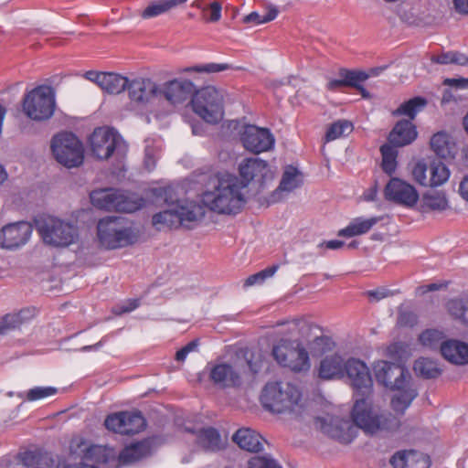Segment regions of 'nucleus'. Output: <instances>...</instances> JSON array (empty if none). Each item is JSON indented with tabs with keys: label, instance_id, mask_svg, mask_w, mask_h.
I'll use <instances>...</instances> for the list:
<instances>
[{
	"label": "nucleus",
	"instance_id": "f257e3e1",
	"mask_svg": "<svg viewBox=\"0 0 468 468\" xmlns=\"http://www.w3.org/2000/svg\"><path fill=\"white\" fill-rule=\"evenodd\" d=\"M351 386L355 397L351 418L356 428L371 435L378 431H399L400 420L373 403V382H351Z\"/></svg>",
	"mask_w": 468,
	"mask_h": 468
},
{
	"label": "nucleus",
	"instance_id": "f03ea898",
	"mask_svg": "<svg viewBox=\"0 0 468 468\" xmlns=\"http://www.w3.org/2000/svg\"><path fill=\"white\" fill-rule=\"evenodd\" d=\"M246 184L236 176L223 174L218 176L212 191L203 196L204 203L218 214L235 215L246 204Z\"/></svg>",
	"mask_w": 468,
	"mask_h": 468
},
{
	"label": "nucleus",
	"instance_id": "7ed1b4c3",
	"mask_svg": "<svg viewBox=\"0 0 468 468\" xmlns=\"http://www.w3.org/2000/svg\"><path fill=\"white\" fill-rule=\"evenodd\" d=\"M297 382H266L260 395L263 409L273 414L296 412L303 407Z\"/></svg>",
	"mask_w": 468,
	"mask_h": 468
},
{
	"label": "nucleus",
	"instance_id": "20e7f679",
	"mask_svg": "<svg viewBox=\"0 0 468 468\" xmlns=\"http://www.w3.org/2000/svg\"><path fill=\"white\" fill-rule=\"evenodd\" d=\"M168 189H164L165 201L170 206L166 210L156 213L152 218V224L156 229L161 230L164 228H191L193 223L200 220L205 215V207L194 201L181 200L170 201L167 193Z\"/></svg>",
	"mask_w": 468,
	"mask_h": 468
},
{
	"label": "nucleus",
	"instance_id": "39448f33",
	"mask_svg": "<svg viewBox=\"0 0 468 468\" xmlns=\"http://www.w3.org/2000/svg\"><path fill=\"white\" fill-rule=\"evenodd\" d=\"M318 374L323 379H341L346 377L349 380H372L371 371L363 360L355 357L345 360L338 354L324 357Z\"/></svg>",
	"mask_w": 468,
	"mask_h": 468
},
{
	"label": "nucleus",
	"instance_id": "423d86ee",
	"mask_svg": "<svg viewBox=\"0 0 468 468\" xmlns=\"http://www.w3.org/2000/svg\"><path fill=\"white\" fill-rule=\"evenodd\" d=\"M191 101L196 114L208 123H218L224 115V91L207 86L196 91Z\"/></svg>",
	"mask_w": 468,
	"mask_h": 468
},
{
	"label": "nucleus",
	"instance_id": "0eeeda50",
	"mask_svg": "<svg viewBox=\"0 0 468 468\" xmlns=\"http://www.w3.org/2000/svg\"><path fill=\"white\" fill-rule=\"evenodd\" d=\"M50 149L56 161L67 168L79 167L84 161V146L71 132H60L50 142Z\"/></svg>",
	"mask_w": 468,
	"mask_h": 468
},
{
	"label": "nucleus",
	"instance_id": "6e6552de",
	"mask_svg": "<svg viewBox=\"0 0 468 468\" xmlns=\"http://www.w3.org/2000/svg\"><path fill=\"white\" fill-rule=\"evenodd\" d=\"M55 92L49 86L41 85L25 94L22 101L24 113L33 121H47L54 114Z\"/></svg>",
	"mask_w": 468,
	"mask_h": 468
},
{
	"label": "nucleus",
	"instance_id": "1a4fd4ad",
	"mask_svg": "<svg viewBox=\"0 0 468 468\" xmlns=\"http://www.w3.org/2000/svg\"><path fill=\"white\" fill-rule=\"evenodd\" d=\"M98 238L102 246L114 250L133 244L137 235L131 228H126L123 218L108 217L101 219L97 226Z\"/></svg>",
	"mask_w": 468,
	"mask_h": 468
},
{
	"label": "nucleus",
	"instance_id": "9d476101",
	"mask_svg": "<svg viewBox=\"0 0 468 468\" xmlns=\"http://www.w3.org/2000/svg\"><path fill=\"white\" fill-rule=\"evenodd\" d=\"M36 225L43 241L53 247H68L78 237L74 225L54 217L41 218Z\"/></svg>",
	"mask_w": 468,
	"mask_h": 468
},
{
	"label": "nucleus",
	"instance_id": "9b49d317",
	"mask_svg": "<svg viewBox=\"0 0 468 468\" xmlns=\"http://www.w3.org/2000/svg\"><path fill=\"white\" fill-rule=\"evenodd\" d=\"M90 197L94 207L109 211L132 213L139 209L144 203L142 198L112 188L94 190L90 193Z\"/></svg>",
	"mask_w": 468,
	"mask_h": 468
},
{
	"label": "nucleus",
	"instance_id": "f8f14e48",
	"mask_svg": "<svg viewBox=\"0 0 468 468\" xmlns=\"http://www.w3.org/2000/svg\"><path fill=\"white\" fill-rule=\"evenodd\" d=\"M275 360L294 372L307 371L310 361L307 351L299 343L282 341L272 349Z\"/></svg>",
	"mask_w": 468,
	"mask_h": 468
},
{
	"label": "nucleus",
	"instance_id": "ddd939ff",
	"mask_svg": "<svg viewBox=\"0 0 468 468\" xmlns=\"http://www.w3.org/2000/svg\"><path fill=\"white\" fill-rule=\"evenodd\" d=\"M90 143L92 154L100 160H107L115 151L123 148L122 137L113 130L103 127L94 130Z\"/></svg>",
	"mask_w": 468,
	"mask_h": 468
},
{
	"label": "nucleus",
	"instance_id": "4468645a",
	"mask_svg": "<svg viewBox=\"0 0 468 468\" xmlns=\"http://www.w3.org/2000/svg\"><path fill=\"white\" fill-rule=\"evenodd\" d=\"M104 425L115 433L130 435L142 431L146 420L140 411H120L108 415Z\"/></svg>",
	"mask_w": 468,
	"mask_h": 468
},
{
	"label": "nucleus",
	"instance_id": "2eb2a0df",
	"mask_svg": "<svg viewBox=\"0 0 468 468\" xmlns=\"http://www.w3.org/2000/svg\"><path fill=\"white\" fill-rule=\"evenodd\" d=\"M315 427L327 436L344 443H349L356 437V428L349 420L338 417H317Z\"/></svg>",
	"mask_w": 468,
	"mask_h": 468
},
{
	"label": "nucleus",
	"instance_id": "dca6fc26",
	"mask_svg": "<svg viewBox=\"0 0 468 468\" xmlns=\"http://www.w3.org/2000/svg\"><path fill=\"white\" fill-rule=\"evenodd\" d=\"M385 198L395 204L412 207L419 200V193L413 186L398 177H392L384 189Z\"/></svg>",
	"mask_w": 468,
	"mask_h": 468
},
{
	"label": "nucleus",
	"instance_id": "f3484780",
	"mask_svg": "<svg viewBox=\"0 0 468 468\" xmlns=\"http://www.w3.org/2000/svg\"><path fill=\"white\" fill-rule=\"evenodd\" d=\"M197 90L192 81L186 79H174L160 86V98H164L172 105L182 104L192 100Z\"/></svg>",
	"mask_w": 468,
	"mask_h": 468
},
{
	"label": "nucleus",
	"instance_id": "a211bd4d",
	"mask_svg": "<svg viewBox=\"0 0 468 468\" xmlns=\"http://www.w3.org/2000/svg\"><path fill=\"white\" fill-rule=\"evenodd\" d=\"M240 140L243 146L254 154L268 151L274 144V138L269 130L255 125L245 126Z\"/></svg>",
	"mask_w": 468,
	"mask_h": 468
},
{
	"label": "nucleus",
	"instance_id": "6ab92c4d",
	"mask_svg": "<svg viewBox=\"0 0 468 468\" xmlns=\"http://www.w3.org/2000/svg\"><path fill=\"white\" fill-rule=\"evenodd\" d=\"M384 388H390L394 391L391 398V408L397 413L403 415L412 400L417 397L418 391L415 382H378Z\"/></svg>",
	"mask_w": 468,
	"mask_h": 468
},
{
	"label": "nucleus",
	"instance_id": "aec40b11",
	"mask_svg": "<svg viewBox=\"0 0 468 468\" xmlns=\"http://www.w3.org/2000/svg\"><path fill=\"white\" fill-rule=\"evenodd\" d=\"M127 91L131 101L143 105L160 98V86L147 78L129 80Z\"/></svg>",
	"mask_w": 468,
	"mask_h": 468
},
{
	"label": "nucleus",
	"instance_id": "412c9836",
	"mask_svg": "<svg viewBox=\"0 0 468 468\" xmlns=\"http://www.w3.org/2000/svg\"><path fill=\"white\" fill-rule=\"evenodd\" d=\"M239 172L240 182L246 184V187L253 180L262 184L265 179L271 177L268 163L258 157L243 159L239 165Z\"/></svg>",
	"mask_w": 468,
	"mask_h": 468
},
{
	"label": "nucleus",
	"instance_id": "4be33fe9",
	"mask_svg": "<svg viewBox=\"0 0 468 468\" xmlns=\"http://www.w3.org/2000/svg\"><path fill=\"white\" fill-rule=\"evenodd\" d=\"M32 233V226L28 222L11 223L2 228L0 232L1 245L6 249L24 245Z\"/></svg>",
	"mask_w": 468,
	"mask_h": 468
},
{
	"label": "nucleus",
	"instance_id": "5701e85b",
	"mask_svg": "<svg viewBox=\"0 0 468 468\" xmlns=\"http://www.w3.org/2000/svg\"><path fill=\"white\" fill-rule=\"evenodd\" d=\"M77 446L83 453V463L112 465L116 462V452L113 448L96 444H90L88 446L83 440H81Z\"/></svg>",
	"mask_w": 468,
	"mask_h": 468
},
{
	"label": "nucleus",
	"instance_id": "b1692460",
	"mask_svg": "<svg viewBox=\"0 0 468 468\" xmlns=\"http://www.w3.org/2000/svg\"><path fill=\"white\" fill-rule=\"evenodd\" d=\"M196 434L197 444L207 452H219L226 446L227 440L223 439L219 431L213 427L202 428L197 431L186 429Z\"/></svg>",
	"mask_w": 468,
	"mask_h": 468
},
{
	"label": "nucleus",
	"instance_id": "393cba45",
	"mask_svg": "<svg viewBox=\"0 0 468 468\" xmlns=\"http://www.w3.org/2000/svg\"><path fill=\"white\" fill-rule=\"evenodd\" d=\"M394 468H429L430 457L422 452L409 450L396 452L390 459Z\"/></svg>",
	"mask_w": 468,
	"mask_h": 468
},
{
	"label": "nucleus",
	"instance_id": "a878e982",
	"mask_svg": "<svg viewBox=\"0 0 468 468\" xmlns=\"http://www.w3.org/2000/svg\"><path fill=\"white\" fill-rule=\"evenodd\" d=\"M232 441L242 450L250 452L263 451L265 439L250 428L239 429L232 436Z\"/></svg>",
	"mask_w": 468,
	"mask_h": 468
},
{
	"label": "nucleus",
	"instance_id": "bb28decb",
	"mask_svg": "<svg viewBox=\"0 0 468 468\" xmlns=\"http://www.w3.org/2000/svg\"><path fill=\"white\" fill-rule=\"evenodd\" d=\"M376 380H406L409 371L399 364L384 360L376 361L373 365Z\"/></svg>",
	"mask_w": 468,
	"mask_h": 468
},
{
	"label": "nucleus",
	"instance_id": "cd10ccee",
	"mask_svg": "<svg viewBox=\"0 0 468 468\" xmlns=\"http://www.w3.org/2000/svg\"><path fill=\"white\" fill-rule=\"evenodd\" d=\"M442 356L452 364H468V344L459 340L443 341L440 346Z\"/></svg>",
	"mask_w": 468,
	"mask_h": 468
},
{
	"label": "nucleus",
	"instance_id": "c85d7f7f",
	"mask_svg": "<svg viewBox=\"0 0 468 468\" xmlns=\"http://www.w3.org/2000/svg\"><path fill=\"white\" fill-rule=\"evenodd\" d=\"M416 127L410 120H402L396 123L388 135V142L396 147L411 144L417 137Z\"/></svg>",
	"mask_w": 468,
	"mask_h": 468
},
{
	"label": "nucleus",
	"instance_id": "c756f323",
	"mask_svg": "<svg viewBox=\"0 0 468 468\" xmlns=\"http://www.w3.org/2000/svg\"><path fill=\"white\" fill-rule=\"evenodd\" d=\"M151 453V447L147 441H138L126 446L117 455L115 467L133 463L148 456Z\"/></svg>",
	"mask_w": 468,
	"mask_h": 468
},
{
	"label": "nucleus",
	"instance_id": "7c9ffc66",
	"mask_svg": "<svg viewBox=\"0 0 468 468\" xmlns=\"http://www.w3.org/2000/svg\"><path fill=\"white\" fill-rule=\"evenodd\" d=\"M431 150L442 159H453L457 154V146L451 135L445 132L433 134L430 142Z\"/></svg>",
	"mask_w": 468,
	"mask_h": 468
},
{
	"label": "nucleus",
	"instance_id": "2f4dec72",
	"mask_svg": "<svg viewBox=\"0 0 468 468\" xmlns=\"http://www.w3.org/2000/svg\"><path fill=\"white\" fill-rule=\"evenodd\" d=\"M338 76L344 78L346 87L356 89L365 99L370 98V93L362 85L369 78L367 73L343 68L339 69Z\"/></svg>",
	"mask_w": 468,
	"mask_h": 468
},
{
	"label": "nucleus",
	"instance_id": "473e14b6",
	"mask_svg": "<svg viewBox=\"0 0 468 468\" xmlns=\"http://www.w3.org/2000/svg\"><path fill=\"white\" fill-rule=\"evenodd\" d=\"M448 207V200L444 192L434 189L428 190L421 198L422 212L443 211Z\"/></svg>",
	"mask_w": 468,
	"mask_h": 468
},
{
	"label": "nucleus",
	"instance_id": "72a5a7b5",
	"mask_svg": "<svg viewBox=\"0 0 468 468\" xmlns=\"http://www.w3.org/2000/svg\"><path fill=\"white\" fill-rule=\"evenodd\" d=\"M413 370L417 377L426 379L438 378L442 373L441 367L436 361L425 357L415 360Z\"/></svg>",
	"mask_w": 468,
	"mask_h": 468
},
{
	"label": "nucleus",
	"instance_id": "f704fd0d",
	"mask_svg": "<svg viewBox=\"0 0 468 468\" xmlns=\"http://www.w3.org/2000/svg\"><path fill=\"white\" fill-rule=\"evenodd\" d=\"M380 220V218H370L367 219H363L361 218H357L354 219L350 224L338 231V236L340 237H347L351 238L354 236H358L368 232L371 228L376 225Z\"/></svg>",
	"mask_w": 468,
	"mask_h": 468
},
{
	"label": "nucleus",
	"instance_id": "c9c22d12",
	"mask_svg": "<svg viewBox=\"0 0 468 468\" xmlns=\"http://www.w3.org/2000/svg\"><path fill=\"white\" fill-rule=\"evenodd\" d=\"M129 79L112 72H105L100 88L110 94H119L127 90Z\"/></svg>",
	"mask_w": 468,
	"mask_h": 468
},
{
	"label": "nucleus",
	"instance_id": "e433bc0d",
	"mask_svg": "<svg viewBox=\"0 0 468 468\" xmlns=\"http://www.w3.org/2000/svg\"><path fill=\"white\" fill-rule=\"evenodd\" d=\"M428 101L423 97H414L400 104L394 112L395 115H405L413 120L418 112H421L427 105Z\"/></svg>",
	"mask_w": 468,
	"mask_h": 468
},
{
	"label": "nucleus",
	"instance_id": "4c0bfd02",
	"mask_svg": "<svg viewBox=\"0 0 468 468\" xmlns=\"http://www.w3.org/2000/svg\"><path fill=\"white\" fill-rule=\"evenodd\" d=\"M302 183L301 173L297 168L288 166L282 175L278 189L282 191H292L299 187Z\"/></svg>",
	"mask_w": 468,
	"mask_h": 468
},
{
	"label": "nucleus",
	"instance_id": "58836bf2",
	"mask_svg": "<svg viewBox=\"0 0 468 468\" xmlns=\"http://www.w3.org/2000/svg\"><path fill=\"white\" fill-rule=\"evenodd\" d=\"M209 377L211 380H236L239 378L238 373L233 367L228 363H218L210 367Z\"/></svg>",
	"mask_w": 468,
	"mask_h": 468
},
{
	"label": "nucleus",
	"instance_id": "ea45409f",
	"mask_svg": "<svg viewBox=\"0 0 468 468\" xmlns=\"http://www.w3.org/2000/svg\"><path fill=\"white\" fill-rule=\"evenodd\" d=\"M175 8L173 0H159L149 4L141 13V16L144 19L155 17L157 16L168 13Z\"/></svg>",
	"mask_w": 468,
	"mask_h": 468
},
{
	"label": "nucleus",
	"instance_id": "a19ab883",
	"mask_svg": "<svg viewBox=\"0 0 468 468\" xmlns=\"http://www.w3.org/2000/svg\"><path fill=\"white\" fill-rule=\"evenodd\" d=\"M27 310H21L18 313L6 314L0 317V335H6L9 331L18 328L26 320L24 314Z\"/></svg>",
	"mask_w": 468,
	"mask_h": 468
},
{
	"label": "nucleus",
	"instance_id": "79ce46f5",
	"mask_svg": "<svg viewBox=\"0 0 468 468\" xmlns=\"http://www.w3.org/2000/svg\"><path fill=\"white\" fill-rule=\"evenodd\" d=\"M396 146L386 144L380 147L382 155L381 166L385 173L391 175L397 168V156L398 151L395 149Z\"/></svg>",
	"mask_w": 468,
	"mask_h": 468
},
{
	"label": "nucleus",
	"instance_id": "37998d69",
	"mask_svg": "<svg viewBox=\"0 0 468 468\" xmlns=\"http://www.w3.org/2000/svg\"><path fill=\"white\" fill-rule=\"evenodd\" d=\"M430 186H437L445 183L450 176L448 167L441 162H432L429 167Z\"/></svg>",
	"mask_w": 468,
	"mask_h": 468
},
{
	"label": "nucleus",
	"instance_id": "c03bdc74",
	"mask_svg": "<svg viewBox=\"0 0 468 468\" xmlns=\"http://www.w3.org/2000/svg\"><path fill=\"white\" fill-rule=\"evenodd\" d=\"M289 331L294 332L296 331L300 337L303 339H308L311 337L314 330L321 331L320 327L314 324L312 322L304 318H296L289 323Z\"/></svg>",
	"mask_w": 468,
	"mask_h": 468
},
{
	"label": "nucleus",
	"instance_id": "a18cd8bd",
	"mask_svg": "<svg viewBox=\"0 0 468 468\" xmlns=\"http://www.w3.org/2000/svg\"><path fill=\"white\" fill-rule=\"evenodd\" d=\"M353 131V125L346 120H339L330 125L325 134V141L330 142L343 135L349 134Z\"/></svg>",
	"mask_w": 468,
	"mask_h": 468
},
{
	"label": "nucleus",
	"instance_id": "49530a36",
	"mask_svg": "<svg viewBox=\"0 0 468 468\" xmlns=\"http://www.w3.org/2000/svg\"><path fill=\"white\" fill-rule=\"evenodd\" d=\"M447 308L452 316L468 325V299H452L448 302Z\"/></svg>",
	"mask_w": 468,
	"mask_h": 468
},
{
	"label": "nucleus",
	"instance_id": "de8ad7c7",
	"mask_svg": "<svg viewBox=\"0 0 468 468\" xmlns=\"http://www.w3.org/2000/svg\"><path fill=\"white\" fill-rule=\"evenodd\" d=\"M231 69L228 63H207L185 68L182 71L186 73L211 74L221 72Z\"/></svg>",
	"mask_w": 468,
	"mask_h": 468
},
{
	"label": "nucleus",
	"instance_id": "09e8293b",
	"mask_svg": "<svg viewBox=\"0 0 468 468\" xmlns=\"http://www.w3.org/2000/svg\"><path fill=\"white\" fill-rule=\"evenodd\" d=\"M335 346L333 339L326 335H316L312 342V350L315 355L332 351Z\"/></svg>",
	"mask_w": 468,
	"mask_h": 468
},
{
	"label": "nucleus",
	"instance_id": "8fccbe9b",
	"mask_svg": "<svg viewBox=\"0 0 468 468\" xmlns=\"http://www.w3.org/2000/svg\"><path fill=\"white\" fill-rule=\"evenodd\" d=\"M443 334L436 329H428L420 335V343L427 347L435 348L442 343Z\"/></svg>",
	"mask_w": 468,
	"mask_h": 468
},
{
	"label": "nucleus",
	"instance_id": "3c124183",
	"mask_svg": "<svg viewBox=\"0 0 468 468\" xmlns=\"http://www.w3.org/2000/svg\"><path fill=\"white\" fill-rule=\"evenodd\" d=\"M247 468H282L278 462L267 455H257L248 461Z\"/></svg>",
	"mask_w": 468,
	"mask_h": 468
},
{
	"label": "nucleus",
	"instance_id": "603ef678",
	"mask_svg": "<svg viewBox=\"0 0 468 468\" xmlns=\"http://www.w3.org/2000/svg\"><path fill=\"white\" fill-rule=\"evenodd\" d=\"M58 388L54 387H36L27 392V399L36 401L56 395Z\"/></svg>",
	"mask_w": 468,
	"mask_h": 468
},
{
	"label": "nucleus",
	"instance_id": "864d4df0",
	"mask_svg": "<svg viewBox=\"0 0 468 468\" xmlns=\"http://www.w3.org/2000/svg\"><path fill=\"white\" fill-rule=\"evenodd\" d=\"M222 5L218 2H212L206 8H202L203 17L207 22L216 23L221 18Z\"/></svg>",
	"mask_w": 468,
	"mask_h": 468
},
{
	"label": "nucleus",
	"instance_id": "5fc2aeb1",
	"mask_svg": "<svg viewBox=\"0 0 468 468\" xmlns=\"http://www.w3.org/2000/svg\"><path fill=\"white\" fill-rule=\"evenodd\" d=\"M428 167L425 163L418 162L412 170V176L416 182H418L421 186H430L431 180L430 176H427Z\"/></svg>",
	"mask_w": 468,
	"mask_h": 468
},
{
	"label": "nucleus",
	"instance_id": "6e6d98bb",
	"mask_svg": "<svg viewBox=\"0 0 468 468\" xmlns=\"http://www.w3.org/2000/svg\"><path fill=\"white\" fill-rule=\"evenodd\" d=\"M199 340L194 339L180 348L175 355V360L184 363L190 353L198 352Z\"/></svg>",
	"mask_w": 468,
	"mask_h": 468
},
{
	"label": "nucleus",
	"instance_id": "4d7b16f0",
	"mask_svg": "<svg viewBox=\"0 0 468 468\" xmlns=\"http://www.w3.org/2000/svg\"><path fill=\"white\" fill-rule=\"evenodd\" d=\"M246 363L249 367V370L251 373V377H254L261 370L262 367L263 360L261 357V354L251 353L249 356H246Z\"/></svg>",
	"mask_w": 468,
	"mask_h": 468
},
{
	"label": "nucleus",
	"instance_id": "13d9d810",
	"mask_svg": "<svg viewBox=\"0 0 468 468\" xmlns=\"http://www.w3.org/2000/svg\"><path fill=\"white\" fill-rule=\"evenodd\" d=\"M443 84L457 89H468V79H445Z\"/></svg>",
	"mask_w": 468,
	"mask_h": 468
},
{
	"label": "nucleus",
	"instance_id": "bf43d9fd",
	"mask_svg": "<svg viewBox=\"0 0 468 468\" xmlns=\"http://www.w3.org/2000/svg\"><path fill=\"white\" fill-rule=\"evenodd\" d=\"M452 5L456 13L468 16V0H452Z\"/></svg>",
	"mask_w": 468,
	"mask_h": 468
},
{
	"label": "nucleus",
	"instance_id": "052dcab7",
	"mask_svg": "<svg viewBox=\"0 0 468 468\" xmlns=\"http://www.w3.org/2000/svg\"><path fill=\"white\" fill-rule=\"evenodd\" d=\"M37 454L33 452H25L20 453V460L26 466H33L36 463Z\"/></svg>",
	"mask_w": 468,
	"mask_h": 468
},
{
	"label": "nucleus",
	"instance_id": "680f3d73",
	"mask_svg": "<svg viewBox=\"0 0 468 468\" xmlns=\"http://www.w3.org/2000/svg\"><path fill=\"white\" fill-rule=\"evenodd\" d=\"M431 61L438 64H450L452 62V51L442 53L438 56H433Z\"/></svg>",
	"mask_w": 468,
	"mask_h": 468
},
{
	"label": "nucleus",
	"instance_id": "e2e57ef3",
	"mask_svg": "<svg viewBox=\"0 0 468 468\" xmlns=\"http://www.w3.org/2000/svg\"><path fill=\"white\" fill-rule=\"evenodd\" d=\"M155 157L153 149L147 148L145 150L144 165L148 171H151L155 166Z\"/></svg>",
	"mask_w": 468,
	"mask_h": 468
},
{
	"label": "nucleus",
	"instance_id": "0e129e2a",
	"mask_svg": "<svg viewBox=\"0 0 468 468\" xmlns=\"http://www.w3.org/2000/svg\"><path fill=\"white\" fill-rule=\"evenodd\" d=\"M458 192L462 198L468 202V175L460 181Z\"/></svg>",
	"mask_w": 468,
	"mask_h": 468
},
{
	"label": "nucleus",
	"instance_id": "69168bd1",
	"mask_svg": "<svg viewBox=\"0 0 468 468\" xmlns=\"http://www.w3.org/2000/svg\"><path fill=\"white\" fill-rule=\"evenodd\" d=\"M266 8L268 10V13L266 16L262 17V22L268 23L274 20L277 17L279 10L276 6L272 5L271 4H268L266 5Z\"/></svg>",
	"mask_w": 468,
	"mask_h": 468
},
{
	"label": "nucleus",
	"instance_id": "338daca9",
	"mask_svg": "<svg viewBox=\"0 0 468 468\" xmlns=\"http://www.w3.org/2000/svg\"><path fill=\"white\" fill-rule=\"evenodd\" d=\"M104 73L105 72H97V71L90 70L85 73L84 77L87 80H89L92 82H95L100 87L101 83V80L103 79Z\"/></svg>",
	"mask_w": 468,
	"mask_h": 468
},
{
	"label": "nucleus",
	"instance_id": "774afa93",
	"mask_svg": "<svg viewBox=\"0 0 468 468\" xmlns=\"http://www.w3.org/2000/svg\"><path fill=\"white\" fill-rule=\"evenodd\" d=\"M453 64L466 66L468 65V57L465 54L452 51V62Z\"/></svg>",
	"mask_w": 468,
	"mask_h": 468
}]
</instances>
